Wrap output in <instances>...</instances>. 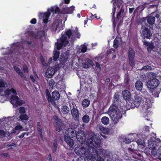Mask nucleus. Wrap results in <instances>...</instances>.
<instances>
[{"label": "nucleus", "mask_w": 161, "mask_h": 161, "mask_svg": "<svg viewBox=\"0 0 161 161\" xmlns=\"http://www.w3.org/2000/svg\"><path fill=\"white\" fill-rule=\"evenodd\" d=\"M88 144L87 148L77 146L75 147L74 151L78 155H84L91 160H93L96 158V156L98 155V150H100V145L101 140L99 138L93 136L87 139Z\"/></svg>", "instance_id": "obj_1"}, {"label": "nucleus", "mask_w": 161, "mask_h": 161, "mask_svg": "<svg viewBox=\"0 0 161 161\" xmlns=\"http://www.w3.org/2000/svg\"><path fill=\"white\" fill-rule=\"evenodd\" d=\"M158 7L157 5H153L150 6L148 8L149 9H153L154 11L146 17L147 22L150 25H152L154 24L156 19L158 20L159 15L157 11Z\"/></svg>", "instance_id": "obj_2"}, {"label": "nucleus", "mask_w": 161, "mask_h": 161, "mask_svg": "<svg viewBox=\"0 0 161 161\" xmlns=\"http://www.w3.org/2000/svg\"><path fill=\"white\" fill-rule=\"evenodd\" d=\"M69 43L66 36L63 34L62 32L61 37L57 40V42L55 44V47L57 50H59L62 48L63 46L65 47Z\"/></svg>", "instance_id": "obj_3"}, {"label": "nucleus", "mask_w": 161, "mask_h": 161, "mask_svg": "<svg viewBox=\"0 0 161 161\" xmlns=\"http://www.w3.org/2000/svg\"><path fill=\"white\" fill-rule=\"evenodd\" d=\"M53 119L54 120V126L55 130L58 132H60L64 127V123L56 115L53 116Z\"/></svg>", "instance_id": "obj_4"}, {"label": "nucleus", "mask_w": 161, "mask_h": 161, "mask_svg": "<svg viewBox=\"0 0 161 161\" xmlns=\"http://www.w3.org/2000/svg\"><path fill=\"white\" fill-rule=\"evenodd\" d=\"M135 100L133 102L132 100L130 102H127V105L128 107H129V109L134 108L135 107L138 108L143 102L142 97L139 96H136L134 97Z\"/></svg>", "instance_id": "obj_5"}, {"label": "nucleus", "mask_w": 161, "mask_h": 161, "mask_svg": "<svg viewBox=\"0 0 161 161\" xmlns=\"http://www.w3.org/2000/svg\"><path fill=\"white\" fill-rule=\"evenodd\" d=\"M69 106L70 109V113L73 118L75 121L79 122L80 113L76 105L72 103V104L69 103Z\"/></svg>", "instance_id": "obj_6"}, {"label": "nucleus", "mask_w": 161, "mask_h": 161, "mask_svg": "<svg viewBox=\"0 0 161 161\" xmlns=\"http://www.w3.org/2000/svg\"><path fill=\"white\" fill-rule=\"evenodd\" d=\"M62 20L56 21L54 22L52 24L50 28L52 31H56L57 30L59 32L64 29Z\"/></svg>", "instance_id": "obj_7"}, {"label": "nucleus", "mask_w": 161, "mask_h": 161, "mask_svg": "<svg viewBox=\"0 0 161 161\" xmlns=\"http://www.w3.org/2000/svg\"><path fill=\"white\" fill-rule=\"evenodd\" d=\"M159 84V81L156 78H153L148 80L147 83V86L148 88L151 90L154 89L158 87Z\"/></svg>", "instance_id": "obj_8"}, {"label": "nucleus", "mask_w": 161, "mask_h": 161, "mask_svg": "<svg viewBox=\"0 0 161 161\" xmlns=\"http://www.w3.org/2000/svg\"><path fill=\"white\" fill-rule=\"evenodd\" d=\"M60 97V95L59 92L57 90H55L52 93V95L49 102L52 104L55 103V101L58 100Z\"/></svg>", "instance_id": "obj_9"}, {"label": "nucleus", "mask_w": 161, "mask_h": 161, "mask_svg": "<svg viewBox=\"0 0 161 161\" xmlns=\"http://www.w3.org/2000/svg\"><path fill=\"white\" fill-rule=\"evenodd\" d=\"M110 116L114 123L116 124L119 119L122 117V114L120 112L117 113H111Z\"/></svg>", "instance_id": "obj_10"}, {"label": "nucleus", "mask_w": 161, "mask_h": 161, "mask_svg": "<svg viewBox=\"0 0 161 161\" xmlns=\"http://www.w3.org/2000/svg\"><path fill=\"white\" fill-rule=\"evenodd\" d=\"M75 137L78 141L81 143H83L86 141L85 135L84 134V131L82 130L78 131Z\"/></svg>", "instance_id": "obj_11"}, {"label": "nucleus", "mask_w": 161, "mask_h": 161, "mask_svg": "<svg viewBox=\"0 0 161 161\" xmlns=\"http://www.w3.org/2000/svg\"><path fill=\"white\" fill-rule=\"evenodd\" d=\"M124 9H125L123 6H121L120 9L117 15V20L119 21L120 23H122L123 18L125 15V14L124 12Z\"/></svg>", "instance_id": "obj_12"}, {"label": "nucleus", "mask_w": 161, "mask_h": 161, "mask_svg": "<svg viewBox=\"0 0 161 161\" xmlns=\"http://www.w3.org/2000/svg\"><path fill=\"white\" fill-rule=\"evenodd\" d=\"M142 35L144 39L147 38L150 39L151 38L152 34L150 30L147 27H145L142 31Z\"/></svg>", "instance_id": "obj_13"}, {"label": "nucleus", "mask_w": 161, "mask_h": 161, "mask_svg": "<svg viewBox=\"0 0 161 161\" xmlns=\"http://www.w3.org/2000/svg\"><path fill=\"white\" fill-rule=\"evenodd\" d=\"M65 133L68 136L71 138L75 137L77 134V133L75 130L70 128L66 130Z\"/></svg>", "instance_id": "obj_14"}, {"label": "nucleus", "mask_w": 161, "mask_h": 161, "mask_svg": "<svg viewBox=\"0 0 161 161\" xmlns=\"http://www.w3.org/2000/svg\"><path fill=\"white\" fill-rule=\"evenodd\" d=\"M122 95L123 98L126 101L127 103L128 102L131 101V95L130 91L127 90H125L122 92Z\"/></svg>", "instance_id": "obj_15"}, {"label": "nucleus", "mask_w": 161, "mask_h": 161, "mask_svg": "<svg viewBox=\"0 0 161 161\" xmlns=\"http://www.w3.org/2000/svg\"><path fill=\"white\" fill-rule=\"evenodd\" d=\"M118 105L112 104L109 108V113L111 114V113H117L120 112L118 107Z\"/></svg>", "instance_id": "obj_16"}, {"label": "nucleus", "mask_w": 161, "mask_h": 161, "mask_svg": "<svg viewBox=\"0 0 161 161\" xmlns=\"http://www.w3.org/2000/svg\"><path fill=\"white\" fill-rule=\"evenodd\" d=\"M56 70L53 68H49L46 72V76L47 78H51L55 72Z\"/></svg>", "instance_id": "obj_17"}, {"label": "nucleus", "mask_w": 161, "mask_h": 161, "mask_svg": "<svg viewBox=\"0 0 161 161\" xmlns=\"http://www.w3.org/2000/svg\"><path fill=\"white\" fill-rule=\"evenodd\" d=\"M74 7V6H71L69 8H63L61 10V13L63 14H70L73 13Z\"/></svg>", "instance_id": "obj_18"}, {"label": "nucleus", "mask_w": 161, "mask_h": 161, "mask_svg": "<svg viewBox=\"0 0 161 161\" xmlns=\"http://www.w3.org/2000/svg\"><path fill=\"white\" fill-rule=\"evenodd\" d=\"M14 69L16 72L19 75H20L24 80H25V79L26 78L25 75L22 72H21L19 68L16 66H14Z\"/></svg>", "instance_id": "obj_19"}, {"label": "nucleus", "mask_w": 161, "mask_h": 161, "mask_svg": "<svg viewBox=\"0 0 161 161\" xmlns=\"http://www.w3.org/2000/svg\"><path fill=\"white\" fill-rule=\"evenodd\" d=\"M64 139L66 143L70 147H72L74 144V140L69 136H64Z\"/></svg>", "instance_id": "obj_20"}, {"label": "nucleus", "mask_w": 161, "mask_h": 161, "mask_svg": "<svg viewBox=\"0 0 161 161\" xmlns=\"http://www.w3.org/2000/svg\"><path fill=\"white\" fill-rule=\"evenodd\" d=\"M120 100L119 98V95L118 92H116L114 94L113 97V104L118 105L120 102Z\"/></svg>", "instance_id": "obj_21"}, {"label": "nucleus", "mask_w": 161, "mask_h": 161, "mask_svg": "<svg viewBox=\"0 0 161 161\" xmlns=\"http://www.w3.org/2000/svg\"><path fill=\"white\" fill-rule=\"evenodd\" d=\"M122 42V39L120 37L117 36L114 41V47L117 48L119 46V43Z\"/></svg>", "instance_id": "obj_22"}, {"label": "nucleus", "mask_w": 161, "mask_h": 161, "mask_svg": "<svg viewBox=\"0 0 161 161\" xmlns=\"http://www.w3.org/2000/svg\"><path fill=\"white\" fill-rule=\"evenodd\" d=\"M148 147L150 149H155L158 147L156 142L151 141L148 142Z\"/></svg>", "instance_id": "obj_23"}, {"label": "nucleus", "mask_w": 161, "mask_h": 161, "mask_svg": "<svg viewBox=\"0 0 161 161\" xmlns=\"http://www.w3.org/2000/svg\"><path fill=\"white\" fill-rule=\"evenodd\" d=\"M135 85L136 89L141 92L143 87L142 82L140 80H137L135 83Z\"/></svg>", "instance_id": "obj_24"}, {"label": "nucleus", "mask_w": 161, "mask_h": 161, "mask_svg": "<svg viewBox=\"0 0 161 161\" xmlns=\"http://www.w3.org/2000/svg\"><path fill=\"white\" fill-rule=\"evenodd\" d=\"M61 111L64 115H66L69 113L70 109L67 106L64 105L62 106Z\"/></svg>", "instance_id": "obj_25"}, {"label": "nucleus", "mask_w": 161, "mask_h": 161, "mask_svg": "<svg viewBox=\"0 0 161 161\" xmlns=\"http://www.w3.org/2000/svg\"><path fill=\"white\" fill-rule=\"evenodd\" d=\"M135 55V53L134 50L131 47L129 48L128 51V58H134Z\"/></svg>", "instance_id": "obj_26"}, {"label": "nucleus", "mask_w": 161, "mask_h": 161, "mask_svg": "<svg viewBox=\"0 0 161 161\" xmlns=\"http://www.w3.org/2000/svg\"><path fill=\"white\" fill-rule=\"evenodd\" d=\"M51 14V11L48 10L47 12L45 13H40L39 15V18L41 19L42 18H46L47 17L49 18Z\"/></svg>", "instance_id": "obj_27"}, {"label": "nucleus", "mask_w": 161, "mask_h": 161, "mask_svg": "<svg viewBox=\"0 0 161 161\" xmlns=\"http://www.w3.org/2000/svg\"><path fill=\"white\" fill-rule=\"evenodd\" d=\"M74 32H75V31H72L71 30L69 29L65 31L64 34H65L67 37V36L69 38H70L71 36H74L75 33Z\"/></svg>", "instance_id": "obj_28"}, {"label": "nucleus", "mask_w": 161, "mask_h": 161, "mask_svg": "<svg viewBox=\"0 0 161 161\" xmlns=\"http://www.w3.org/2000/svg\"><path fill=\"white\" fill-rule=\"evenodd\" d=\"M58 147L57 140L56 139H55L53 141L52 146V150L53 153H54L56 151Z\"/></svg>", "instance_id": "obj_29"}, {"label": "nucleus", "mask_w": 161, "mask_h": 161, "mask_svg": "<svg viewBox=\"0 0 161 161\" xmlns=\"http://www.w3.org/2000/svg\"><path fill=\"white\" fill-rule=\"evenodd\" d=\"M153 41V43H154L155 46L156 47H157V48H159V47L161 46V42H160L159 40L158 39V38H155Z\"/></svg>", "instance_id": "obj_30"}, {"label": "nucleus", "mask_w": 161, "mask_h": 161, "mask_svg": "<svg viewBox=\"0 0 161 161\" xmlns=\"http://www.w3.org/2000/svg\"><path fill=\"white\" fill-rule=\"evenodd\" d=\"M19 97L17 95H12L10 99L11 103L14 105L15 103L16 102L18 99Z\"/></svg>", "instance_id": "obj_31"}, {"label": "nucleus", "mask_w": 161, "mask_h": 161, "mask_svg": "<svg viewBox=\"0 0 161 161\" xmlns=\"http://www.w3.org/2000/svg\"><path fill=\"white\" fill-rule=\"evenodd\" d=\"M90 104V101L89 100L86 99H84L82 103V104L83 107H87Z\"/></svg>", "instance_id": "obj_32"}, {"label": "nucleus", "mask_w": 161, "mask_h": 161, "mask_svg": "<svg viewBox=\"0 0 161 161\" xmlns=\"http://www.w3.org/2000/svg\"><path fill=\"white\" fill-rule=\"evenodd\" d=\"M158 76V75L155 73H154L152 72H148L147 74V77L149 79L151 78H154Z\"/></svg>", "instance_id": "obj_33"}, {"label": "nucleus", "mask_w": 161, "mask_h": 161, "mask_svg": "<svg viewBox=\"0 0 161 161\" xmlns=\"http://www.w3.org/2000/svg\"><path fill=\"white\" fill-rule=\"evenodd\" d=\"M142 42L143 43V45L146 47H150V46H151L153 45V43L152 42H148L145 39H143Z\"/></svg>", "instance_id": "obj_34"}, {"label": "nucleus", "mask_w": 161, "mask_h": 161, "mask_svg": "<svg viewBox=\"0 0 161 161\" xmlns=\"http://www.w3.org/2000/svg\"><path fill=\"white\" fill-rule=\"evenodd\" d=\"M147 49L148 53H150L152 50L153 51L158 52V49L156 48V47L153 45L150 46V47H148L147 48Z\"/></svg>", "instance_id": "obj_35"}, {"label": "nucleus", "mask_w": 161, "mask_h": 161, "mask_svg": "<svg viewBox=\"0 0 161 161\" xmlns=\"http://www.w3.org/2000/svg\"><path fill=\"white\" fill-rule=\"evenodd\" d=\"M83 122L85 123H88L90 121V118L89 115L85 114L82 118Z\"/></svg>", "instance_id": "obj_36"}, {"label": "nucleus", "mask_w": 161, "mask_h": 161, "mask_svg": "<svg viewBox=\"0 0 161 161\" xmlns=\"http://www.w3.org/2000/svg\"><path fill=\"white\" fill-rule=\"evenodd\" d=\"M60 53L58 51L56 50L54 51L53 56V59L54 61H57V59L59 57Z\"/></svg>", "instance_id": "obj_37"}, {"label": "nucleus", "mask_w": 161, "mask_h": 161, "mask_svg": "<svg viewBox=\"0 0 161 161\" xmlns=\"http://www.w3.org/2000/svg\"><path fill=\"white\" fill-rule=\"evenodd\" d=\"M101 122L104 125H107L109 123V118L106 116L103 117L101 119Z\"/></svg>", "instance_id": "obj_38"}, {"label": "nucleus", "mask_w": 161, "mask_h": 161, "mask_svg": "<svg viewBox=\"0 0 161 161\" xmlns=\"http://www.w3.org/2000/svg\"><path fill=\"white\" fill-rule=\"evenodd\" d=\"M50 11L51 12L55 14H62L61 13V10H60V9L58 7H56L55 9L54 8H53L51 9Z\"/></svg>", "instance_id": "obj_39"}, {"label": "nucleus", "mask_w": 161, "mask_h": 161, "mask_svg": "<svg viewBox=\"0 0 161 161\" xmlns=\"http://www.w3.org/2000/svg\"><path fill=\"white\" fill-rule=\"evenodd\" d=\"M20 119L22 121L27 120L28 119L29 117L26 114H20L19 117Z\"/></svg>", "instance_id": "obj_40"}, {"label": "nucleus", "mask_w": 161, "mask_h": 161, "mask_svg": "<svg viewBox=\"0 0 161 161\" xmlns=\"http://www.w3.org/2000/svg\"><path fill=\"white\" fill-rule=\"evenodd\" d=\"M101 154L104 157H108L110 156L109 152L103 149H101Z\"/></svg>", "instance_id": "obj_41"}, {"label": "nucleus", "mask_w": 161, "mask_h": 161, "mask_svg": "<svg viewBox=\"0 0 161 161\" xmlns=\"http://www.w3.org/2000/svg\"><path fill=\"white\" fill-rule=\"evenodd\" d=\"M129 59V64L130 66L132 67H134L135 64L134 58H130Z\"/></svg>", "instance_id": "obj_42"}, {"label": "nucleus", "mask_w": 161, "mask_h": 161, "mask_svg": "<svg viewBox=\"0 0 161 161\" xmlns=\"http://www.w3.org/2000/svg\"><path fill=\"white\" fill-rule=\"evenodd\" d=\"M140 79L143 82H145L147 80L146 76L145 74L141 73L140 75Z\"/></svg>", "instance_id": "obj_43"}, {"label": "nucleus", "mask_w": 161, "mask_h": 161, "mask_svg": "<svg viewBox=\"0 0 161 161\" xmlns=\"http://www.w3.org/2000/svg\"><path fill=\"white\" fill-rule=\"evenodd\" d=\"M24 103L25 102L23 100H20L19 97L18 99L17 100V101L14 104L16 106H20Z\"/></svg>", "instance_id": "obj_44"}, {"label": "nucleus", "mask_w": 161, "mask_h": 161, "mask_svg": "<svg viewBox=\"0 0 161 161\" xmlns=\"http://www.w3.org/2000/svg\"><path fill=\"white\" fill-rule=\"evenodd\" d=\"M46 98L47 100V101L48 102H49L50 99L51 98V95L50 94L49 92L48 89H46Z\"/></svg>", "instance_id": "obj_45"}, {"label": "nucleus", "mask_w": 161, "mask_h": 161, "mask_svg": "<svg viewBox=\"0 0 161 161\" xmlns=\"http://www.w3.org/2000/svg\"><path fill=\"white\" fill-rule=\"evenodd\" d=\"M19 111L20 114L26 113L25 109L23 107H20L19 109Z\"/></svg>", "instance_id": "obj_46"}, {"label": "nucleus", "mask_w": 161, "mask_h": 161, "mask_svg": "<svg viewBox=\"0 0 161 161\" xmlns=\"http://www.w3.org/2000/svg\"><path fill=\"white\" fill-rule=\"evenodd\" d=\"M109 132L108 129L101 126V132L105 134H108Z\"/></svg>", "instance_id": "obj_47"}, {"label": "nucleus", "mask_w": 161, "mask_h": 161, "mask_svg": "<svg viewBox=\"0 0 161 161\" xmlns=\"http://www.w3.org/2000/svg\"><path fill=\"white\" fill-rule=\"evenodd\" d=\"M38 132L40 134L41 138L43 139L42 130V127H37Z\"/></svg>", "instance_id": "obj_48"}, {"label": "nucleus", "mask_w": 161, "mask_h": 161, "mask_svg": "<svg viewBox=\"0 0 161 161\" xmlns=\"http://www.w3.org/2000/svg\"><path fill=\"white\" fill-rule=\"evenodd\" d=\"M38 132L40 134L41 138L43 139L42 130V127H37Z\"/></svg>", "instance_id": "obj_49"}, {"label": "nucleus", "mask_w": 161, "mask_h": 161, "mask_svg": "<svg viewBox=\"0 0 161 161\" xmlns=\"http://www.w3.org/2000/svg\"><path fill=\"white\" fill-rule=\"evenodd\" d=\"M152 94L155 97H158L159 92L158 91L155 89L152 92Z\"/></svg>", "instance_id": "obj_50"}, {"label": "nucleus", "mask_w": 161, "mask_h": 161, "mask_svg": "<svg viewBox=\"0 0 161 161\" xmlns=\"http://www.w3.org/2000/svg\"><path fill=\"white\" fill-rule=\"evenodd\" d=\"M54 84H55V82L53 80L51 79L49 81V85L51 88L53 89Z\"/></svg>", "instance_id": "obj_51"}, {"label": "nucleus", "mask_w": 161, "mask_h": 161, "mask_svg": "<svg viewBox=\"0 0 161 161\" xmlns=\"http://www.w3.org/2000/svg\"><path fill=\"white\" fill-rule=\"evenodd\" d=\"M156 149H152V150L151 152V154L153 156H156L158 155H158H159V153H157L156 151Z\"/></svg>", "instance_id": "obj_52"}, {"label": "nucleus", "mask_w": 161, "mask_h": 161, "mask_svg": "<svg viewBox=\"0 0 161 161\" xmlns=\"http://www.w3.org/2000/svg\"><path fill=\"white\" fill-rule=\"evenodd\" d=\"M142 70H151L152 69V67L149 65H146L144 66L141 69Z\"/></svg>", "instance_id": "obj_53"}, {"label": "nucleus", "mask_w": 161, "mask_h": 161, "mask_svg": "<svg viewBox=\"0 0 161 161\" xmlns=\"http://www.w3.org/2000/svg\"><path fill=\"white\" fill-rule=\"evenodd\" d=\"M88 159H89L86 158H86L83 156L80 157H79L78 158L77 161H88Z\"/></svg>", "instance_id": "obj_54"}, {"label": "nucleus", "mask_w": 161, "mask_h": 161, "mask_svg": "<svg viewBox=\"0 0 161 161\" xmlns=\"http://www.w3.org/2000/svg\"><path fill=\"white\" fill-rule=\"evenodd\" d=\"M37 33L41 38L45 36V32L44 31H40L38 32Z\"/></svg>", "instance_id": "obj_55"}, {"label": "nucleus", "mask_w": 161, "mask_h": 161, "mask_svg": "<svg viewBox=\"0 0 161 161\" xmlns=\"http://www.w3.org/2000/svg\"><path fill=\"white\" fill-rule=\"evenodd\" d=\"M132 139L127 138H123V141L126 144H129L131 142Z\"/></svg>", "instance_id": "obj_56"}, {"label": "nucleus", "mask_w": 161, "mask_h": 161, "mask_svg": "<svg viewBox=\"0 0 161 161\" xmlns=\"http://www.w3.org/2000/svg\"><path fill=\"white\" fill-rule=\"evenodd\" d=\"M23 70L24 71L25 73H28L29 72V69L27 66L25 65L23 66Z\"/></svg>", "instance_id": "obj_57"}, {"label": "nucleus", "mask_w": 161, "mask_h": 161, "mask_svg": "<svg viewBox=\"0 0 161 161\" xmlns=\"http://www.w3.org/2000/svg\"><path fill=\"white\" fill-rule=\"evenodd\" d=\"M87 47L86 46H83L81 47V51L82 53H84L86 51Z\"/></svg>", "instance_id": "obj_58"}, {"label": "nucleus", "mask_w": 161, "mask_h": 161, "mask_svg": "<svg viewBox=\"0 0 161 161\" xmlns=\"http://www.w3.org/2000/svg\"><path fill=\"white\" fill-rule=\"evenodd\" d=\"M23 128V127L20 125H17L15 127L16 130H21Z\"/></svg>", "instance_id": "obj_59"}, {"label": "nucleus", "mask_w": 161, "mask_h": 161, "mask_svg": "<svg viewBox=\"0 0 161 161\" xmlns=\"http://www.w3.org/2000/svg\"><path fill=\"white\" fill-rule=\"evenodd\" d=\"M6 135L5 132L3 130L0 129V136L4 137Z\"/></svg>", "instance_id": "obj_60"}, {"label": "nucleus", "mask_w": 161, "mask_h": 161, "mask_svg": "<svg viewBox=\"0 0 161 161\" xmlns=\"http://www.w3.org/2000/svg\"><path fill=\"white\" fill-rule=\"evenodd\" d=\"M146 20V17H143L140 19L139 20L138 22L141 24L142 23Z\"/></svg>", "instance_id": "obj_61"}, {"label": "nucleus", "mask_w": 161, "mask_h": 161, "mask_svg": "<svg viewBox=\"0 0 161 161\" xmlns=\"http://www.w3.org/2000/svg\"><path fill=\"white\" fill-rule=\"evenodd\" d=\"M87 62L90 65H91L92 66L94 65V63L89 58H87L86 60Z\"/></svg>", "instance_id": "obj_62"}, {"label": "nucleus", "mask_w": 161, "mask_h": 161, "mask_svg": "<svg viewBox=\"0 0 161 161\" xmlns=\"http://www.w3.org/2000/svg\"><path fill=\"white\" fill-rule=\"evenodd\" d=\"M4 93L7 95H9L11 93V90L9 88H7L5 91H4Z\"/></svg>", "instance_id": "obj_63"}, {"label": "nucleus", "mask_w": 161, "mask_h": 161, "mask_svg": "<svg viewBox=\"0 0 161 161\" xmlns=\"http://www.w3.org/2000/svg\"><path fill=\"white\" fill-rule=\"evenodd\" d=\"M5 83L2 80L0 81V87L4 88L5 87Z\"/></svg>", "instance_id": "obj_64"}]
</instances>
